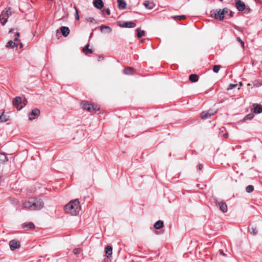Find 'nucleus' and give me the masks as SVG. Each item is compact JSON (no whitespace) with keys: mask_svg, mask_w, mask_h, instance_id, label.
Returning <instances> with one entry per match:
<instances>
[{"mask_svg":"<svg viewBox=\"0 0 262 262\" xmlns=\"http://www.w3.org/2000/svg\"><path fill=\"white\" fill-rule=\"evenodd\" d=\"M100 59H101V58L99 57V60H100Z\"/></svg>","mask_w":262,"mask_h":262,"instance_id":"obj_51","label":"nucleus"},{"mask_svg":"<svg viewBox=\"0 0 262 262\" xmlns=\"http://www.w3.org/2000/svg\"><path fill=\"white\" fill-rule=\"evenodd\" d=\"M221 69V66L219 65H215L213 68V71L215 73H217L220 69Z\"/></svg>","mask_w":262,"mask_h":262,"instance_id":"obj_31","label":"nucleus"},{"mask_svg":"<svg viewBox=\"0 0 262 262\" xmlns=\"http://www.w3.org/2000/svg\"><path fill=\"white\" fill-rule=\"evenodd\" d=\"M26 227H27V228H30V229H33L35 228V226H34V224L31 222L28 223L26 225Z\"/></svg>","mask_w":262,"mask_h":262,"instance_id":"obj_32","label":"nucleus"},{"mask_svg":"<svg viewBox=\"0 0 262 262\" xmlns=\"http://www.w3.org/2000/svg\"><path fill=\"white\" fill-rule=\"evenodd\" d=\"M117 2L119 9L123 10L126 8V4L124 0H117Z\"/></svg>","mask_w":262,"mask_h":262,"instance_id":"obj_13","label":"nucleus"},{"mask_svg":"<svg viewBox=\"0 0 262 262\" xmlns=\"http://www.w3.org/2000/svg\"><path fill=\"white\" fill-rule=\"evenodd\" d=\"M234 13L232 11H230L229 15L230 17H232L233 16Z\"/></svg>","mask_w":262,"mask_h":262,"instance_id":"obj_42","label":"nucleus"},{"mask_svg":"<svg viewBox=\"0 0 262 262\" xmlns=\"http://www.w3.org/2000/svg\"><path fill=\"white\" fill-rule=\"evenodd\" d=\"M239 85H240V86H242V85H243V83H242V82H241L239 83Z\"/></svg>","mask_w":262,"mask_h":262,"instance_id":"obj_47","label":"nucleus"},{"mask_svg":"<svg viewBox=\"0 0 262 262\" xmlns=\"http://www.w3.org/2000/svg\"><path fill=\"white\" fill-rule=\"evenodd\" d=\"M100 59H101V58L99 57V60H100Z\"/></svg>","mask_w":262,"mask_h":262,"instance_id":"obj_52","label":"nucleus"},{"mask_svg":"<svg viewBox=\"0 0 262 262\" xmlns=\"http://www.w3.org/2000/svg\"><path fill=\"white\" fill-rule=\"evenodd\" d=\"M113 248L111 246H107L105 248V253L107 257L111 256Z\"/></svg>","mask_w":262,"mask_h":262,"instance_id":"obj_14","label":"nucleus"},{"mask_svg":"<svg viewBox=\"0 0 262 262\" xmlns=\"http://www.w3.org/2000/svg\"><path fill=\"white\" fill-rule=\"evenodd\" d=\"M82 108L84 110H86L88 112H92V105L87 103H81Z\"/></svg>","mask_w":262,"mask_h":262,"instance_id":"obj_17","label":"nucleus"},{"mask_svg":"<svg viewBox=\"0 0 262 262\" xmlns=\"http://www.w3.org/2000/svg\"><path fill=\"white\" fill-rule=\"evenodd\" d=\"M214 113V112H210V111L203 112L201 113V117L202 119H206L213 115Z\"/></svg>","mask_w":262,"mask_h":262,"instance_id":"obj_10","label":"nucleus"},{"mask_svg":"<svg viewBox=\"0 0 262 262\" xmlns=\"http://www.w3.org/2000/svg\"><path fill=\"white\" fill-rule=\"evenodd\" d=\"M249 231L251 234L255 235L257 233V230L256 227H251L250 229H249Z\"/></svg>","mask_w":262,"mask_h":262,"instance_id":"obj_29","label":"nucleus"},{"mask_svg":"<svg viewBox=\"0 0 262 262\" xmlns=\"http://www.w3.org/2000/svg\"><path fill=\"white\" fill-rule=\"evenodd\" d=\"M27 100L25 98H22L19 96L16 97L13 101V106L18 110H21L26 106Z\"/></svg>","mask_w":262,"mask_h":262,"instance_id":"obj_4","label":"nucleus"},{"mask_svg":"<svg viewBox=\"0 0 262 262\" xmlns=\"http://www.w3.org/2000/svg\"><path fill=\"white\" fill-rule=\"evenodd\" d=\"M22 47H23V44L21 43H20V48H22Z\"/></svg>","mask_w":262,"mask_h":262,"instance_id":"obj_48","label":"nucleus"},{"mask_svg":"<svg viewBox=\"0 0 262 262\" xmlns=\"http://www.w3.org/2000/svg\"><path fill=\"white\" fill-rule=\"evenodd\" d=\"M221 1H223V0H220Z\"/></svg>","mask_w":262,"mask_h":262,"instance_id":"obj_53","label":"nucleus"},{"mask_svg":"<svg viewBox=\"0 0 262 262\" xmlns=\"http://www.w3.org/2000/svg\"><path fill=\"white\" fill-rule=\"evenodd\" d=\"M137 32V37L138 38H141L145 35V32L143 30H141L140 29L138 28L136 30Z\"/></svg>","mask_w":262,"mask_h":262,"instance_id":"obj_23","label":"nucleus"},{"mask_svg":"<svg viewBox=\"0 0 262 262\" xmlns=\"http://www.w3.org/2000/svg\"><path fill=\"white\" fill-rule=\"evenodd\" d=\"M254 190V187L252 185H248L246 188V190L248 193L252 192Z\"/></svg>","mask_w":262,"mask_h":262,"instance_id":"obj_28","label":"nucleus"},{"mask_svg":"<svg viewBox=\"0 0 262 262\" xmlns=\"http://www.w3.org/2000/svg\"><path fill=\"white\" fill-rule=\"evenodd\" d=\"M8 119L5 117V116H3V114L0 116V121L1 122H6Z\"/></svg>","mask_w":262,"mask_h":262,"instance_id":"obj_36","label":"nucleus"},{"mask_svg":"<svg viewBox=\"0 0 262 262\" xmlns=\"http://www.w3.org/2000/svg\"><path fill=\"white\" fill-rule=\"evenodd\" d=\"M237 40L240 42V43L241 44L243 48H244V42L242 40V39L239 38V37H237Z\"/></svg>","mask_w":262,"mask_h":262,"instance_id":"obj_37","label":"nucleus"},{"mask_svg":"<svg viewBox=\"0 0 262 262\" xmlns=\"http://www.w3.org/2000/svg\"><path fill=\"white\" fill-rule=\"evenodd\" d=\"M18 40V38L17 37H16L14 38V41H16Z\"/></svg>","mask_w":262,"mask_h":262,"instance_id":"obj_46","label":"nucleus"},{"mask_svg":"<svg viewBox=\"0 0 262 262\" xmlns=\"http://www.w3.org/2000/svg\"><path fill=\"white\" fill-rule=\"evenodd\" d=\"M124 73L127 75L132 74L133 73V69L131 68H126L124 70Z\"/></svg>","mask_w":262,"mask_h":262,"instance_id":"obj_25","label":"nucleus"},{"mask_svg":"<svg viewBox=\"0 0 262 262\" xmlns=\"http://www.w3.org/2000/svg\"><path fill=\"white\" fill-rule=\"evenodd\" d=\"M100 59H101V58L99 57V60H100Z\"/></svg>","mask_w":262,"mask_h":262,"instance_id":"obj_50","label":"nucleus"},{"mask_svg":"<svg viewBox=\"0 0 262 262\" xmlns=\"http://www.w3.org/2000/svg\"><path fill=\"white\" fill-rule=\"evenodd\" d=\"M10 8L6 11H3L0 15V22L3 25H5L7 21L8 17L11 15Z\"/></svg>","mask_w":262,"mask_h":262,"instance_id":"obj_5","label":"nucleus"},{"mask_svg":"<svg viewBox=\"0 0 262 262\" xmlns=\"http://www.w3.org/2000/svg\"><path fill=\"white\" fill-rule=\"evenodd\" d=\"M9 246L11 250L13 251L16 249L19 248L20 244L18 241L13 239L10 241Z\"/></svg>","mask_w":262,"mask_h":262,"instance_id":"obj_8","label":"nucleus"},{"mask_svg":"<svg viewBox=\"0 0 262 262\" xmlns=\"http://www.w3.org/2000/svg\"><path fill=\"white\" fill-rule=\"evenodd\" d=\"M136 24L133 21H125L123 23L122 27L125 28H134Z\"/></svg>","mask_w":262,"mask_h":262,"instance_id":"obj_15","label":"nucleus"},{"mask_svg":"<svg viewBox=\"0 0 262 262\" xmlns=\"http://www.w3.org/2000/svg\"><path fill=\"white\" fill-rule=\"evenodd\" d=\"M235 6L239 11H243L246 8L245 3L241 0H236Z\"/></svg>","mask_w":262,"mask_h":262,"instance_id":"obj_9","label":"nucleus"},{"mask_svg":"<svg viewBox=\"0 0 262 262\" xmlns=\"http://www.w3.org/2000/svg\"><path fill=\"white\" fill-rule=\"evenodd\" d=\"M224 137H225V138H228V134H224Z\"/></svg>","mask_w":262,"mask_h":262,"instance_id":"obj_43","label":"nucleus"},{"mask_svg":"<svg viewBox=\"0 0 262 262\" xmlns=\"http://www.w3.org/2000/svg\"><path fill=\"white\" fill-rule=\"evenodd\" d=\"M15 46L17 47V45L16 44V43L12 40L9 41L6 45V47H7V48L10 47L13 48Z\"/></svg>","mask_w":262,"mask_h":262,"instance_id":"obj_24","label":"nucleus"},{"mask_svg":"<svg viewBox=\"0 0 262 262\" xmlns=\"http://www.w3.org/2000/svg\"><path fill=\"white\" fill-rule=\"evenodd\" d=\"M81 209L80 202L78 199L71 201L65 205V211L72 215H77Z\"/></svg>","mask_w":262,"mask_h":262,"instance_id":"obj_2","label":"nucleus"},{"mask_svg":"<svg viewBox=\"0 0 262 262\" xmlns=\"http://www.w3.org/2000/svg\"><path fill=\"white\" fill-rule=\"evenodd\" d=\"M229 9L227 8H224L223 9L212 10L210 11V16L214 17L216 19L222 20L224 19V16L228 13Z\"/></svg>","mask_w":262,"mask_h":262,"instance_id":"obj_3","label":"nucleus"},{"mask_svg":"<svg viewBox=\"0 0 262 262\" xmlns=\"http://www.w3.org/2000/svg\"><path fill=\"white\" fill-rule=\"evenodd\" d=\"M60 31L62 35L65 37H67L70 33V30L69 28L67 27H61L60 28Z\"/></svg>","mask_w":262,"mask_h":262,"instance_id":"obj_16","label":"nucleus"},{"mask_svg":"<svg viewBox=\"0 0 262 262\" xmlns=\"http://www.w3.org/2000/svg\"><path fill=\"white\" fill-rule=\"evenodd\" d=\"M198 168L199 170H201L203 168V166L202 164H199L198 166Z\"/></svg>","mask_w":262,"mask_h":262,"instance_id":"obj_41","label":"nucleus"},{"mask_svg":"<svg viewBox=\"0 0 262 262\" xmlns=\"http://www.w3.org/2000/svg\"><path fill=\"white\" fill-rule=\"evenodd\" d=\"M85 19L88 21L91 22L93 23H96V20L93 17H86V18H85Z\"/></svg>","mask_w":262,"mask_h":262,"instance_id":"obj_33","label":"nucleus"},{"mask_svg":"<svg viewBox=\"0 0 262 262\" xmlns=\"http://www.w3.org/2000/svg\"><path fill=\"white\" fill-rule=\"evenodd\" d=\"M89 45H87L85 46H84V47L83 49V52H84L85 53L86 51H88L89 53H93L92 50L89 49Z\"/></svg>","mask_w":262,"mask_h":262,"instance_id":"obj_27","label":"nucleus"},{"mask_svg":"<svg viewBox=\"0 0 262 262\" xmlns=\"http://www.w3.org/2000/svg\"><path fill=\"white\" fill-rule=\"evenodd\" d=\"M12 31V29H11V30H10V32H11Z\"/></svg>","mask_w":262,"mask_h":262,"instance_id":"obj_49","label":"nucleus"},{"mask_svg":"<svg viewBox=\"0 0 262 262\" xmlns=\"http://www.w3.org/2000/svg\"><path fill=\"white\" fill-rule=\"evenodd\" d=\"M99 110V107L97 105L94 106L92 105V112H96V111Z\"/></svg>","mask_w":262,"mask_h":262,"instance_id":"obj_35","label":"nucleus"},{"mask_svg":"<svg viewBox=\"0 0 262 262\" xmlns=\"http://www.w3.org/2000/svg\"><path fill=\"white\" fill-rule=\"evenodd\" d=\"M43 206V201L38 198H31L23 203V207L30 210H40Z\"/></svg>","mask_w":262,"mask_h":262,"instance_id":"obj_1","label":"nucleus"},{"mask_svg":"<svg viewBox=\"0 0 262 262\" xmlns=\"http://www.w3.org/2000/svg\"><path fill=\"white\" fill-rule=\"evenodd\" d=\"M74 8L75 10V19L76 20H78L79 19V15L78 14V10L76 6H74Z\"/></svg>","mask_w":262,"mask_h":262,"instance_id":"obj_30","label":"nucleus"},{"mask_svg":"<svg viewBox=\"0 0 262 262\" xmlns=\"http://www.w3.org/2000/svg\"><path fill=\"white\" fill-rule=\"evenodd\" d=\"M80 249L76 248V249H74L73 253L75 254H79L80 253Z\"/></svg>","mask_w":262,"mask_h":262,"instance_id":"obj_38","label":"nucleus"},{"mask_svg":"<svg viewBox=\"0 0 262 262\" xmlns=\"http://www.w3.org/2000/svg\"><path fill=\"white\" fill-rule=\"evenodd\" d=\"M93 4L94 6L98 9H101L103 7V3L102 0H94Z\"/></svg>","mask_w":262,"mask_h":262,"instance_id":"obj_11","label":"nucleus"},{"mask_svg":"<svg viewBox=\"0 0 262 262\" xmlns=\"http://www.w3.org/2000/svg\"><path fill=\"white\" fill-rule=\"evenodd\" d=\"M163 222L159 220L155 223L154 227L156 229H160L163 227Z\"/></svg>","mask_w":262,"mask_h":262,"instance_id":"obj_18","label":"nucleus"},{"mask_svg":"<svg viewBox=\"0 0 262 262\" xmlns=\"http://www.w3.org/2000/svg\"><path fill=\"white\" fill-rule=\"evenodd\" d=\"M100 30L101 31L105 30L106 33H110L112 31V29L110 27L104 25L101 26Z\"/></svg>","mask_w":262,"mask_h":262,"instance_id":"obj_22","label":"nucleus"},{"mask_svg":"<svg viewBox=\"0 0 262 262\" xmlns=\"http://www.w3.org/2000/svg\"><path fill=\"white\" fill-rule=\"evenodd\" d=\"M15 35H16L17 36H19V33L17 32V33L15 34Z\"/></svg>","mask_w":262,"mask_h":262,"instance_id":"obj_44","label":"nucleus"},{"mask_svg":"<svg viewBox=\"0 0 262 262\" xmlns=\"http://www.w3.org/2000/svg\"><path fill=\"white\" fill-rule=\"evenodd\" d=\"M8 160V157L5 154L0 153V162L4 163Z\"/></svg>","mask_w":262,"mask_h":262,"instance_id":"obj_21","label":"nucleus"},{"mask_svg":"<svg viewBox=\"0 0 262 262\" xmlns=\"http://www.w3.org/2000/svg\"><path fill=\"white\" fill-rule=\"evenodd\" d=\"M144 5L146 7V8L151 10L155 7V4L152 2L149 1H146L144 3Z\"/></svg>","mask_w":262,"mask_h":262,"instance_id":"obj_12","label":"nucleus"},{"mask_svg":"<svg viewBox=\"0 0 262 262\" xmlns=\"http://www.w3.org/2000/svg\"><path fill=\"white\" fill-rule=\"evenodd\" d=\"M221 254L223 255V256H226V254L225 253H224L223 252H221Z\"/></svg>","mask_w":262,"mask_h":262,"instance_id":"obj_45","label":"nucleus"},{"mask_svg":"<svg viewBox=\"0 0 262 262\" xmlns=\"http://www.w3.org/2000/svg\"><path fill=\"white\" fill-rule=\"evenodd\" d=\"M40 114V111L37 108H34L29 114V118L32 120L38 117Z\"/></svg>","mask_w":262,"mask_h":262,"instance_id":"obj_7","label":"nucleus"},{"mask_svg":"<svg viewBox=\"0 0 262 262\" xmlns=\"http://www.w3.org/2000/svg\"><path fill=\"white\" fill-rule=\"evenodd\" d=\"M254 117V115L253 113L249 114L248 115H247L243 119V121L246 120H251Z\"/></svg>","mask_w":262,"mask_h":262,"instance_id":"obj_26","label":"nucleus"},{"mask_svg":"<svg viewBox=\"0 0 262 262\" xmlns=\"http://www.w3.org/2000/svg\"><path fill=\"white\" fill-rule=\"evenodd\" d=\"M237 84H230L228 88H227V90H231L235 88L237 86Z\"/></svg>","mask_w":262,"mask_h":262,"instance_id":"obj_34","label":"nucleus"},{"mask_svg":"<svg viewBox=\"0 0 262 262\" xmlns=\"http://www.w3.org/2000/svg\"><path fill=\"white\" fill-rule=\"evenodd\" d=\"M105 11V12L107 15H109L110 14V10L109 9H106Z\"/></svg>","mask_w":262,"mask_h":262,"instance_id":"obj_40","label":"nucleus"},{"mask_svg":"<svg viewBox=\"0 0 262 262\" xmlns=\"http://www.w3.org/2000/svg\"><path fill=\"white\" fill-rule=\"evenodd\" d=\"M253 111L256 114H259L262 112V105H257L253 108Z\"/></svg>","mask_w":262,"mask_h":262,"instance_id":"obj_19","label":"nucleus"},{"mask_svg":"<svg viewBox=\"0 0 262 262\" xmlns=\"http://www.w3.org/2000/svg\"><path fill=\"white\" fill-rule=\"evenodd\" d=\"M189 79L192 82H195L198 80L199 77L196 74H191L189 76Z\"/></svg>","mask_w":262,"mask_h":262,"instance_id":"obj_20","label":"nucleus"},{"mask_svg":"<svg viewBox=\"0 0 262 262\" xmlns=\"http://www.w3.org/2000/svg\"><path fill=\"white\" fill-rule=\"evenodd\" d=\"M185 17L184 15H181V16H175L173 17V18L174 19H176V18H180V19H184Z\"/></svg>","mask_w":262,"mask_h":262,"instance_id":"obj_39","label":"nucleus"},{"mask_svg":"<svg viewBox=\"0 0 262 262\" xmlns=\"http://www.w3.org/2000/svg\"><path fill=\"white\" fill-rule=\"evenodd\" d=\"M216 205L219 207L220 209L223 212H226L227 211V205L225 202L223 201H217L216 200L215 202Z\"/></svg>","mask_w":262,"mask_h":262,"instance_id":"obj_6","label":"nucleus"}]
</instances>
